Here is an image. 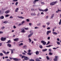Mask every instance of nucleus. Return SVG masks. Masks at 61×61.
<instances>
[{
  "label": "nucleus",
  "mask_w": 61,
  "mask_h": 61,
  "mask_svg": "<svg viewBox=\"0 0 61 61\" xmlns=\"http://www.w3.org/2000/svg\"><path fill=\"white\" fill-rule=\"evenodd\" d=\"M58 3V2H57V1L55 2H53L50 3V5H56V3Z\"/></svg>",
  "instance_id": "f257e3e1"
},
{
  "label": "nucleus",
  "mask_w": 61,
  "mask_h": 61,
  "mask_svg": "<svg viewBox=\"0 0 61 61\" xmlns=\"http://www.w3.org/2000/svg\"><path fill=\"white\" fill-rule=\"evenodd\" d=\"M30 32L31 33L28 36V38H30V37H31V36L33 34V32H32V31H30Z\"/></svg>",
  "instance_id": "f03ea898"
},
{
  "label": "nucleus",
  "mask_w": 61,
  "mask_h": 61,
  "mask_svg": "<svg viewBox=\"0 0 61 61\" xmlns=\"http://www.w3.org/2000/svg\"><path fill=\"white\" fill-rule=\"evenodd\" d=\"M27 52L28 53H27V54L29 56H31V55H32V54L31 53H30L31 52V50H29L28 51H27Z\"/></svg>",
  "instance_id": "7ed1b4c3"
},
{
  "label": "nucleus",
  "mask_w": 61,
  "mask_h": 61,
  "mask_svg": "<svg viewBox=\"0 0 61 61\" xmlns=\"http://www.w3.org/2000/svg\"><path fill=\"white\" fill-rule=\"evenodd\" d=\"M2 52L4 53V54H5L6 55H7L8 54H9V51L7 52H6L4 50H3Z\"/></svg>",
  "instance_id": "20e7f679"
},
{
  "label": "nucleus",
  "mask_w": 61,
  "mask_h": 61,
  "mask_svg": "<svg viewBox=\"0 0 61 61\" xmlns=\"http://www.w3.org/2000/svg\"><path fill=\"white\" fill-rule=\"evenodd\" d=\"M41 43H43V45H45L46 43V42H45L44 41H41Z\"/></svg>",
  "instance_id": "39448f33"
},
{
  "label": "nucleus",
  "mask_w": 61,
  "mask_h": 61,
  "mask_svg": "<svg viewBox=\"0 0 61 61\" xmlns=\"http://www.w3.org/2000/svg\"><path fill=\"white\" fill-rule=\"evenodd\" d=\"M23 49H26L27 48V45H24L22 47Z\"/></svg>",
  "instance_id": "423d86ee"
},
{
  "label": "nucleus",
  "mask_w": 61,
  "mask_h": 61,
  "mask_svg": "<svg viewBox=\"0 0 61 61\" xmlns=\"http://www.w3.org/2000/svg\"><path fill=\"white\" fill-rule=\"evenodd\" d=\"M5 39H6V38H5L2 37L1 38V41H5Z\"/></svg>",
  "instance_id": "0eeeda50"
},
{
  "label": "nucleus",
  "mask_w": 61,
  "mask_h": 61,
  "mask_svg": "<svg viewBox=\"0 0 61 61\" xmlns=\"http://www.w3.org/2000/svg\"><path fill=\"white\" fill-rule=\"evenodd\" d=\"M51 30H49L48 31H47V32L46 33L47 35H48L49 33H51Z\"/></svg>",
  "instance_id": "6e6552de"
},
{
  "label": "nucleus",
  "mask_w": 61,
  "mask_h": 61,
  "mask_svg": "<svg viewBox=\"0 0 61 61\" xmlns=\"http://www.w3.org/2000/svg\"><path fill=\"white\" fill-rule=\"evenodd\" d=\"M39 0H35L34 1L33 3V4H35L36 2H37L39 1Z\"/></svg>",
  "instance_id": "1a4fd4ad"
},
{
  "label": "nucleus",
  "mask_w": 61,
  "mask_h": 61,
  "mask_svg": "<svg viewBox=\"0 0 61 61\" xmlns=\"http://www.w3.org/2000/svg\"><path fill=\"white\" fill-rule=\"evenodd\" d=\"M19 18H20L21 19H24L25 18L24 17H23L22 16H17Z\"/></svg>",
  "instance_id": "9d476101"
},
{
  "label": "nucleus",
  "mask_w": 61,
  "mask_h": 61,
  "mask_svg": "<svg viewBox=\"0 0 61 61\" xmlns=\"http://www.w3.org/2000/svg\"><path fill=\"white\" fill-rule=\"evenodd\" d=\"M25 60H27L28 59V58L27 57H25L24 58Z\"/></svg>",
  "instance_id": "9b49d317"
},
{
  "label": "nucleus",
  "mask_w": 61,
  "mask_h": 61,
  "mask_svg": "<svg viewBox=\"0 0 61 61\" xmlns=\"http://www.w3.org/2000/svg\"><path fill=\"white\" fill-rule=\"evenodd\" d=\"M23 29V30H22L21 31V33H25V30H24V29L23 28L22 29Z\"/></svg>",
  "instance_id": "f8f14e48"
},
{
  "label": "nucleus",
  "mask_w": 61,
  "mask_h": 61,
  "mask_svg": "<svg viewBox=\"0 0 61 61\" xmlns=\"http://www.w3.org/2000/svg\"><path fill=\"white\" fill-rule=\"evenodd\" d=\"M52 33L54 35H57V33L55 32H53Z\"/></svg>",
  "instance_id": "ddd939ff"
},
{
  "label": "nucleus",
  "mask_w": 61,
  "mask_h": 61,
  "mask_svg": "<svg viewBox=\"0 0 61 61\" xmlns=\"http://www.w3.org/2000/svg\"><path fill=\"white\" fill-rule=\"evenodd\" d=\"M36 55H38L39 54V52H38V51H37L36 52Z\"/></svg>",
  "instance_id": "4468645a"
},
{
  "label": "nucleus",
  "mask_w": 61,
  "mask_h": 61,
  "mask_svg": "<svg viewBox=\"0 0 61 61\" xmlns=\"http://www.w3.org/2000/svg\"><path fill=\"white\" fill-rule=\"evenodd\" d=\"M61 11V10H59L58 9L57 11H56V13H58L59 12H60Z\"/></svg>",
  "instance_id": "2eb2a0df"
},
{
  "label": "nucleus",
  "mask_w": 61,
  "mask_h": 61,
  "mask_svg": "<svg viewBox=\"0 0 61 61\" xmlns=\"http://www.w3.org/2000/svg\"><path fill=\"white\" fill-rule=\"evenodd\" d=\"M39 10L40 11H42V12H44V10H42L41 9H39Z\"/></svg>",
  "instance_id": "dca6fc26"
},
{
  "label": "nucleus",
  "mask_w": 61,
  "mask_h": 61,
  "mask_svg": "<svg viewBox=\"0 0 61 61\" xmlns=\"http://www.w3.org/2000/svg\"><path fill=\"white\" fill-rule=\"evenodd\" d=\"M19 9L18 8H16L15 10V12H17V10Z\"/></svg>",
  "instance_id": "f3484780"
},
{
  "label": "nucleus",
  "mask_w": 61,
  "mask_h": 61,
  "mask_svg": "<svg viewBox=\"0 0 61 61\" xmlns=\"http://www.w3.org/2000/svg\"><path fill=\"white\" fill-rule=\"evenodd\" d=\"M14 40L15 41H17L19 40V39L18 38H17L16 39H14Z\"/></svg>",
  "instance_id": "a211bd4d"
},
{
  "label": "nucleus",
  "mask_w": 61,
  "mask_h": 61,
  "mask_svg": "<svg viewBox=\"0 0 61 61\" xmlns=\"http://www.w3.org/2000/svg\"><path fill=\"white\" fill-rule=\"evenodd\" d=\"M10 50L11 51V54H12L14 53V50L13 49H10Z\"/></svg>",
  "instance_id": "6ab92c4d"
},
{
  "label": "nucleus",
  "mask_w": 61,
  "mask_h": 61,
  "mask_svg": "<svg viewBox=\"0 0 61 61\" xmlns=\"http://www.w3.org/2000/svg\"><path fill=\"white\" fill-rule=\"evenodd\" d=\"M13 59L14 60H15V61H17V60H18V59L17 58H14Z\"/></svg>",
  "instance_id": "aec40b11"
},
{
  "label": "nucleus",
  "mask_w": 61,
  "mask_h": 61,
  "mask_svg": "<svg viewBox=\"0 0 61 61\" xmlns=\"http://www.w3.org/2000/svg\"><path fill=\"white\" fill-rule=\"evenodd\" d=\"M47 49H45L43 50L42 51L43 52H45V51H47Z\"/></svg>",
  "instance_id": "412c9836"
},
{
  "label": "nucleus",
  "mask_w": 61,
  "mask_h": 61,
  "mask_svg": "<svg viewBox=\"0 0 61 61\" xmlns=\"http://www.w3.org/2000/svg\"><path fill=\"white\" fill-rule=\"evenodd\" d=\"M48 10L47 9H46L45 10H44V12L45 11V12H47V11Z\"/></svg>",
  "instance_id": "4be33fe9"
},
{
  "label": "nucleus",
  "mask_w": 61,
  "mask_h": 61,
  "mask_svg": "<svg viewBox=\"0 0 61 61\" xmlns=\"http://www.w3.org/2000/svg\"><path fill=\"white\" fill-rule=\"evenodd\" d=\"M9 10H7V11H5V13H6V14H8V13H9Z\"/></svg>",
  "instance_id": "5701e85b"
},
{
  "label": "nucleus",
  "mask_w": 61,
  "mask_h": 61,
  "mask_svg": "<svg viewBox=\"0 0 61 61\" xmlns=\"http://www.w3.org/2000/svg\"><path fill=\"white\" fill-rule=\"evenodd\" d=\"M35 60L36 61H38L39 60V58H37Z\"/></svg>",
  "instance_id": "b1692460"
},
{
  "label": "nucleus",
  "mask_w": 61,
  "mask_h": 61,
  "mask_svg": "<svg viewBox=\"0 0 61 61\" xmlns=\"http://www.w3.org/2000/svg\"><path fill=\"white\" fill-rule=\"evenodd\" d=\"M29 40V42H31V41H32V40L30 39V38H29L28 39Z\"/></svg>",
  "instance_id": "393cba45"
},
{
  "label": "nucleus",
  "mask_w": 61,
  "mask_h": 61,
  "mask_svg": "<svg viewBox=\"0 0 61 61\" xmlns=\"http://www.w3.org/2000/svg\"><path fill=\"white\" fill-rule=\"evenodd\" d=\"M56 43L58 45H60V43L59 41H57Z\"/></svg>",
  "instance_id": "a878e982"
},
{
  "label": "nucleus",
  "mask_w": 61,
  "mask_h": 61,
  "mask_svg": "<svg viewBox=\"0 0 61 61\" xmlns=\"http://www.w3.org/2000/svg\"><path fill=\"white\" fill-rule=\"evenodd\" d=\"M57 60H58L57 59L55 58L54 59V61H57Z\"/></svg>",
  "instance_id": "bb28decb"
},
{
  "label": "nucleus",
  "mask_w": 61,
  "mask_h": 61,
  "mask_svg": "<svg viewBox=\"0 0 61 61\" xmlns=\"http://www.w3.org/2000/svg\"><path fill=\"white\" fill-rule=\"evenodd\" d=\"M49 55H53V53H52L51 52H49Z\"/></svg>",
  "instance_id": "cd10ccee"
},
{
  "label": "nucleus",
  "mask_w": 61,
  "mask_h": 61,
  "mask_svg": "<svg viewBox=\"0 0 61 61\" xmlns=\"http://www.w3.org/2000/svg\"><path fill=\"white\" fill-rule=\"evenodd\" d=\"M46 24L47 25H49L50 24V23L49 22H48L46 23Z\"/></svg>",
  "instance_id": "c85d7f7f"
},
{
  "label": "nucleus",
  "mask_w": 61,
  "mask_h": 61,
  "mask_svg": "<svg viewBox=\"0 0 61 61\" xmlns=\"http://www.w3.org/2000/svg\"><path fill=\"white\" fill-rule=\"evenodd\" d=\"M4 17L3 16H1L0 18V19H4Z\"/></svg>",
  "instance_id": "c756f323"
},
{
  "label": "nucleus",
  "mask_w": 61,
  "mask_h": 61,
  "mask_svg": "<svg viewBox=\"0 0 61 61\" xmlns=\"http://www.w3.org/2000/svg\"><path fill=\"white\" fill-rule=\"evenodd\" d=\"M46 58L47 60H49V58L48 56H46Z\"/></svg>",
  "instance_id": "7c9ffc66"
},
{
  "label": "nucleus",
  "mask_w": 61,
  "mask_h": 61,
  "mask_svg": "<svg viewBox=\"0 0 61 61\" xmlns=\"http://www.w3.org/2000/svg\"><path fill=\"white\" fill-rule=\"evenodd\" d=\"M10 42H11V41H10V40H9L8 41V42H6V43H10Z\"/></svg>",
  "instance_id": "2f4dec72"
},
{
  "label": "nucleus",
  "mask_w": 61,
  "mask_h": 61,
  "mask_svg": "<svg viewBox=\"0 0 61 61\" xmlns=\"http://www.w3.org/2000/svg\"><path fill=\"white\" fill-rule=\"evenodd\" d=\"M39 47L40 48H43V46L42 45H40Z\"/></svg>",
  "instance_id": "473e14b6"
},
{
  "label": "nucleus",
  "mask_w": 61,
  "mask_h": 61,
  "mask_svg": "<svg viewBox=\"0 0 61 61\" xmlns=\"http://www.w3.org/2000/svg\"><path fill=\"white\" fill-rule=\"evenodd\" d=\"M8 46L9 47H11V45L10 44H8Z\"/></svg>",
  "instance_id": "72a5a7b5"
},
{
  "label": "nucleus",
  "mask_w": 61,
  "mask_h": 61,
  "mask_svg": "<svg viewBox=\"0 0 61 61\" xmlns=\"http://www.w3.org/2000/svg\"><path fill=\"white\" fill-rule=\"evenodd\" d=\"M3 23H4L5 24H7V21H4L3 22Z\"/></svg>",
  "instance_id": "f704fd0d"
},
{
  "label": "nucleus",
  "mask_w": 61,
  "mask_h": 61,
  "mask_svg": "<svg viewBox=\"0 0 61 61\" xmlns=\"http://www.w3.org/2000/svg\"><path fill=\"white\" fill-rule=\"evenodd\" d=\"M59 24L60 25H61V19L60 20V21L59 22Z\"/></svg>",
  "instance_id": "c9c22d12"
},
{
  "label": "nucleus",
  "mask_w": 61,
  "mask_h": 61,
  "mask_svg": "<svg viewBox=\"0 0 61 61\" xmlns=\"http://www.w3.org/2000/svg\"><path fill=\"white\" fill-rule=\"evenodd\" d=\"M25 21H22L21 22V24L23 25V24L25 23Z\"/></svg>",
  "instance_id": "e433bc0d"
},
{
  "label": "nucleus",
  "mask_w": 61,
  "mask_h": 61,
  "mask_svg": "<svg viewBox=\"0 0 61 61\" xmlns=\"http://www.w3.org/2000/svg\"><path fill=\"white\" fill-rule=\"evenodd\" d=\"M0 56H3V54L2 53H0Z\"/></svg>",
  "instance_id": "4c0bfd02"
},
{
  "label": "nucleus",
  "mask_w": 61,
  "mask_h": 61,
  "mask_svg": "<svg viewBox=\"0 0 61 61\" xmlns=\"http://www.w3.org/2000/svg\"><path fill=\"white\" fill-rule=\"evenodd\" d=\"M54 14H53L51 16V18H53V17H54Z\"/></svg>",
  "instance_id": "58836bf2"
},
{
  "label": "nucleus",
  "mask_w": 61,
  "mask_h": 61,
  "mask_svg": "<svg viewBox=\"0 0 61 61\" xmlns=\"http://www.w3.org/2000/svg\"><path fill=\"white\" fill-rule=\"evenodd\" d=\"M23 46V43H21L20 44H19V46Z\"/></svg>",
  "instance_id": "ea45409f"
},
{
  "label": "nucleus",
  "mask_w": 61,
  "mask_h": 61,
  "mask_svg": "<svg viewBox=\"0 0 61 61\" xmlns=\"http://www.w3.org/2000/svg\"><path fill=\"white\" fill-rule=\"evenodd\" d=\"M34 28L35 29H38L39 27H35Z\"/></svg>",
  "instance_id": "a19ab883"
},
{
  "label": "nucleus",
  "mask_w": 61,
  "mask_h": 61,
  "mask_svg": "<svg viewBox=\"0 0 61 61\" xmlns=\"http://www.w3.org/2000/svg\"><path fill=\"white\" fill-rule=\"evenodd\" d=\"M29 61H35L34 60L32 59H31L29 60Z\"/></svg>",
  "instance_id": "79ce46f5"
},
{
  "label": "nucleus",
  "mask_w": 61,
  "mask_h": 61,
  "mask_svg": "<svg viewBox=\"0 0 61 61\" xmlns=\"http://www.w3.org/2000/svg\"><path fill=\"white\" fill-rule=\"evenodd\" d=\"M18 2H17L15 3V5L16 6H17V4H18Z\"/></svg>",
  "instance_id": "37998d69"
},
{
  "label": "nucleus",
  "mask_w": 61,
  "mask_h": 61,
  "mask_svg": "<svg viewBox=\"0 0 61 61\" xmlns=\"http://www.w3.org/2000/svg\"><path fill=\"white\" fill-rule=\"evenodd\" d=\"M49 52H51L52 51V50H51V49H49Z\"/></svg>",
  "instance_id": "c03bdc74"
},
{
  "label": "nucleus",
  "mask_w": 61,
  "mask_h": 61,
  "mask_svg": "<svg viewBox=\"0 0 61 61\" xmlns=\"http://www.w3.org/2000/svg\"><path fill=\"white\" fill-rule=\"evenodd\" d=\"M50 46H51L50 45H49L48 46H46V47H50Z\"/></svg>",
  "instance_id": "a18cd8bd"
},
{
  "label": "nucleus",
  "mask_w": 61,
  "mask_h": 61,
  "mask_svg": "<svg viewBox=\"0 0 61 61\" xmlns=\"http://www.w3.org/2000/svg\"><path fill=\"white\" fill-rule=\"evenodd\" d=\"M5 27L4 26L2 27H1V29H4L5 28Z\"/></svg>",
  "instance_id": "49530a36"
},
{
  "label": "nucleus",
  "mask_w": 61,
  "mask_h": 61,
  "mask_svg": "<svg viewBox=\"0 0 61 61\" xmlns=\"http://www.w3.org/2000/svg\"><path fill=\"white\" fill-rule=\"evenodd\" d=\"M13 2H17V0H12Z\"/></svg>",
  "instance_id": "de8ad7c7"
},
{
  "label": "nucleus",
  "mask_w": 61,
  "mask_h": 61,
  "mask_svg": "<svg viewBox=\"0 0 61 61\" xmlns=\"http://www.w3.org/2000/svg\"><path fill=\"white\" fill-rule=\"evenodd\" d=\"M40 15V13L39 12L38 13L37 15V16H39V15Z\"/></svg>",
  "instance_id": "09e8293b"
},
{
  "label": "nucleus",
  "mask_w": 61,
  "mask_h": 61,
  "mask_svg": "<svg viewBox=\"0 0 61 61\" xmlns=\"http://www.w3.org/2000/svg\"><path fill=\"white\" fill-rule=\"evenodd\" d=\"M55 58H56V59H57L58 58V57H57L56 56H55Z\"/></svg>",
  "instance_id": "8fccbe9b"
},
{
  "label": "nucleus",
  "mask_w": 61,
  "mask_h": 61,
  "mask_svg": "<svg viewBox=\"0 0 61 61\" xmlns=\"http://www.w3.org/2000/svg\"><path fill=\"white\" fill-rule=\"evenodd\" d=\"M22 54L23 55H25V52H22Z\"/></svg>",
  "instance_id": "3c124183"
},
{
  "label": "nucleus",
  "mask_w": 61,
  "mask_h": 61,
  "mask_svg": "<svg viewBox=\"0 0 61 61\" xmlns=\"http://www.w3.org/2000/svg\"><path fill=\"white\" fill-rule=\"evenodd\" d=\"M29 28H25V30H28Z\"/></svg>",
  "instance_id": "603ef678"
},
{
  "label": "nucleus",
  "mask_w": 61,
  "mask_h": 61,
  "mask_svg": "<svg viewBox=\"0 0 61 61\" xmlns=\"http://www.w3.org/2000/svg\"><path fill=\"white\" fill-rule=\"evenodd\" d=\"M49 43H50V41H48V43L46 44V45H48V44H49Z\"/></svg>",
  "instance_id": "864d4df0"
},
{
  "label": "nucleus",
  "mask_w": 61,
  "mask_h": 61,
  "mask_svg": "<svg viewBox=\"0 0 61 61\" xmlns=\"http://www.w3.org/2000/svg\"><path fill=\"white\" fill-rule=\"evenodd\" d=\"M26 20L27 21V22H29V21L30 20H29V19H27Z\"/></svg>",
  "instance_id": "5fc2aeb1"
},
{
  "label": "nucleus",
  "mask_w": 61,
  "mask_h": 61,
  "mask_svg": "<svg viewBox=\"0 0 61 61\" xmlns=\"http://www.w3.org/2000/svg\"><path fill=\"white\" fill-rule=\"evenodd\" d=\"M6 60L7 61H11L10 60L8 59H7Z\"/></svg>",
  "instance_id": "6e6d98bb"
},
{
  "label": "nucleus",
  "mask_w": 61,
  "mask_h": 61,
  "mask_svg": "<svg viewBox=\"0 0 61 61\" xmlns=\"http://www.w3.org/2000/svg\"><path fill=\"white\" fill-rule=\"evenodd\" d=\"M10 19L13 18V17L12 16H10Z\"/></svg>",
  "instance_id": "4d7b16f0"
},
{
  "label": "nucleus",
  "mask_w": 61,
  "mask_h": 61,
  "mask_svg": "<svg viewBox=\"0 0 61 61\" xmlns=\"http://www.w3.org/2000/svg\"><path fill=\"white\" fill-rule=\"evenodd\" d=\"M50 39V37H48L47 38V39L48 40H49Z\"/></svg>",
  "instance_id": "13d9d810"
},
{
  "label": "nucleus",
  "mask_w": 61,
  "mask_h": 61,
  "mask_svg": "<svg viewBox=\"0 0 61 61\" xmlns=\"http://www.w3.org/2000/svg\"><path fill=\"white\" fill-rule=\"evenodd\" d=\"M48 18V16H46V19H47Z\"/></svg>",
  "instance_id": "bf43d9fd"
},
{
  "label": "nucleus",
  "mask_w": 61,
  "mask_h": 61,
  "mask_svg": "<svg viewBox=\"0 0 61 61\" xmlns=\"http://www.w3.org/2000/svg\"><path fill=\"white\" fill-rule=\"evenodd\" d=\"M16 28V26H13V28L15 29V28Z\"/></svg>",
  "instance_id": "052dcab7"
},
{
  "label": "nucleus",
  "mask_w": 61,
  "mask_h": 61,
  "mask_svg": "<svg viewBox=\"0 0 61 61\" xmlns=\"http://www.w3.org/2000/svg\"><path fill=\"white\" fill-rule=\"evenodd\" d=\"M25 56H22L21 57L22 58H24V57H25Z\"/></svg>",
  "instance_id": "680f3d73"
},
{
  "label": "nucleus",
  "mask_w": 61,
  "mask_h": 61,
  "mask_svg": "<svg viewBox=\"0 0 61 61\" xmlns=\"http://www.w3.org/2000/svg\"><path fill=\"white\" fill-rule=\"evenodd\" d=\"M50 29V28L49 27H48L47 28V29L48 30H49V29Z\"/></svg>",
  "instance_id": "e2e57ef3"
},
{
  "label": "nucleus",
  "mask_w": 61,
  "mask_h": 61,
  "mask_svg": "<svg viewBox=\"0 0 61 61\" xmlns=\"http://www.w3.org/2000/svg\"><path fill=\"white\" fill-rule=\"evenodd\" d=\"M40 24H41V23H40L38 24L37 25L39 26V25H40Z\"/></svg>",
  "instance_id": "0e129e2a"
},
{
  "label": "nucleus",
  "mask_w": 61,
  "mask_h": 61,
  "mask_svg": "<svg viewBox=\"0 0 61 61\" xmlns=\"http://www.w3.org/2000/svg\"><path fill=\"white\" fill-rule=\"evenodd\" d=\"M41 4L42 5H43V4H44V3L43 2H41Z\"/></svg>",
  "instance_id": "69168bd1"
},
{
  "label": "nucleus",
  "mask_w": 61,
  "mask_h": 61,
  "mask_svg": "<svg viewBox=\"0 0 61 61\" xmlns=\"http://www.w3.org/2000/svg\"><path fill=\"white\" fill-rule=\"evenodd\" d=\"M31 15H34V14L33 13H32L31 14Z\"/></svg>",
  "instance_id": "338daca9"
},
{
  "label": "nucleus",
  "mask_w": 61,
  "mask_h": 61,
  "mask_svg": "<svg viewBox=\"0 0 61 61\" xmlns=\"http://www.w3.org/2000/svg\"><path fill=\"white\" fill-rule=\"evenodd\" d=\"M9 16V15H6V17H8Z\"/></svg>",
  "instance_id": "774afa93"
}]
</instances>
